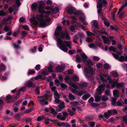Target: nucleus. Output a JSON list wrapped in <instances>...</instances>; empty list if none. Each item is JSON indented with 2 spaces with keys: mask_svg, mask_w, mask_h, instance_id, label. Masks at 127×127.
I'll list each match as a JSON object with an SVG mask.
<instances>
[{
  "mask_svg": "<svg viewBox=\"0 0 127 127\" xmlns=\"http://www.w3.org/2000/svg\"><path fill=\"white\" fill-rule=\"evenodd\" d=\"M54 35L56 38L57 39V41L59 38H65L68 40H70V37L69 35L67 32H62V28L61 26H58L54 33Z\"/></svg>",
  "mask_w": 127,
  "mask_h": 127,
  "instance_id": "1",
  "label": "nucleus"
},
{
  "mask_svg": "<svg viewBox=\"0 0 127 127\" xmlns=\"http://www.w3.org/2000/svg\"><path fill=\"white\" fill-rule=\"evenodd\" d=\"M58 44L59 45V47L60 49L64 52L67 51L68 49L67 47L70 49H71V47L70 46L71 44L70 42L65 40L63 42V43L62 39L61 38H58Z\"/></svg>",
  "mask_w": 127,
  "mask_h": 127,
  "instance_id": "2",
  "label": "nucleus"
},
{
  "mask_svg": "<svg viewBox=\"0 0 127 127\" xmlns=\"http://www.w3.org/2000/svg\"><path fill=\"white\" fill-rule=\"evenodd\" d=\"M44 14H41L39 16V18L38 19V20L39 22V26L41 27H44L48 25L47 23L50 20V18H48L45 19H43L44 17Z\"/></svg>",
  "mask_w": 127,
  "mask_h": 127,
  "instance_id": "3",
  "label": "nucleus"
},
{
  "mask_svg": "<svg viewBox=\"0 0 127 127\" xmlns=\"http://www.w3.org/2000/svg\"><path fill=\"white\" fill-rule=\"evenodd\" d=\"M101 80L104 83H106L107 81H109V84H111V86L112 88H114L116 86L118 82L117 81H113L109 76L107 78V79H105L102 77H101Z\"/></svg>",
  "mask_w": 127,
  "mask_h": 127,
  "instance_id": "4",
  "label": "nucleus"
},
{
  "mask_svg": "<svg viewBox=\"0 0 127 127\" xmlns=\"http://www.w3.org/2000/svg\"><path fill=\"white\" fill-rule=\"evenodd\" d=\"M84 63L88 66V67L85 68L84 71H94L93 68L91 66V65H93V64L91 60H87Z\"/></svg>",
  "mask_w": 127,
  "mask_h": 127,
  "instance_id": "5",
  "label": "nucleus"
},
{
  "mask_svg": "<svg viewBox=\"0 0 127 127\" xmlns=\"http://www.w3.org/2000/svg\"><path fill=\"white\" fill-rule=\"evenodd\" d=\"M111 53L112 54L114 57L116 59L118 60L119 61L121 62L124 61L125 56H121L119 57L118 55L113 53L112 52H111Z\"/></svg>",
  "mask_w": 127,
  "mask_h": 127,
  "instance_id": "6",
  "label": "nucleus"
},
{
  "mask_svg": "<svg viewBox=\"0 0 127 127\" xmlns=\"http://www.w3.org/2000/svg\"><path fill=\"white\" fill-rule=\"evenodd\" d=\"M45 5L44 3L42 1L39 3V6L38 11L39 13L43 14L44 6Z\"/></svg>",
  "mask_w": 127,
  "mask_h": 127,
  "instance_id": "7",
  "label": "nucleus"
},
{
  "mask_svg": "<svg viewBox=\"0 0 127 127\" xmlns=\"http://www.w3.org/2000/svg\"><path fill=\"white\" fill-rule=\"evenodd\" d=\"M56 124L60 127H71L70 125L66 122H57L56 121Z\"/></svg>",
  "mask_w": 127,
  "mask_h": 127,
  "instance_id": "8",
  "label": "nucleus"
},
{
  "mask_svg": "<svg viewBox=\"0 0 127 127\" xmlns=\"http://www.w3.org/2000/svg\"><path fill=\"white\" fill-rule=\"evenodd\" d=\"M65 67V66L64 64L59 65L56 67V71H63L64 70Z\"/></svg>",
  "mask_w": 127,
  "mask_h": 127,
  "instance_id": "9",
  "label": "nucleus"
},
{
  "mask_svg": "<svg viewBox=\"0 0 127 127\" xmlns=\"http://www.w3.org/2000/svg\"><path fill=\"white\" fill-rule=\"evenodd\" d=\"M16 96V95L12 96H11L10 95H7L6 97V100L7 101V103H9L11 102H14L16 100L13 101V100L14 99V96Z\"/></svg>",
  "mask_w": 127,
  "mask_h": 127,
  "instance_id": "10",
  "label": "nucleus"
},
{
  "mask_svg": "<svg viewBox=\"0 0 127 127\" xmlns=\"http://www.w3.org/2000/svg\"><path fill=\"white\" fill-rule=\"evenodd\" d=\"M25 89L24 88H20V89L18 90L17 93L16 94V96H14L13 101L16 100L18 98L20 95V92L21 91L24 92L25 91Z\"/></svg>",
  "mask_w": 127,
  "mask_h": 127,
  "instance_id": "11",
  "label": "nucleus"
},
{
  "mask_svg": "<svg viewBox=\"0 0 127 127\" xmlns=\"http://www.w3.org/2000/svg\"><path fill=\"white\" fill-rule=\"evenodd\" d=\"M65 9L69 14L71 15L72 14H74V10L75 9L74 7H72L69 6L67 7Z\"/></svg>",
  "mask_w": 127,
  "mask_h": 127,
  "instance_id": "12",
  "label": "nucleus"
},
{
  "mask_svg": "<svg viewBox=\"0 0 127 127\" xmlns=\"http://www.w3.org/2000/svg\"><path fill=\"white\" fill-rule=\"evenodd\" d=\"M104 85L101 84L98 87L97 90V92L99 95H101L102 92L104 90Z\"/></svg>",
  "mask_w": 127,
  "mask_h": 127,
  "instance_id": "13",
  "label": "nucleus"
},
{
  "mask_svg": "<svg viewBox=\"0 0 127 127\" xmlns=\"http://www.w3.org/2000/svg\"><path fill=\"white\" fill-rule=\"evenodd\" d=\"M58 108L56 109V111L58 112H60L65 107L64 103V102L58 105Z\"/></svg>",
  "mask_w": 127,
  "mask_h": 127,
  "instance_id": "14",
  "label": "nucleus"
},
{
  "mask_svg": "<svg viewBox=\"0 0 127 127\" xmlns=\"http://www.w3.org/2000/svg\"><path fill=\"white\" fill-rule=\"evenodd\" d=\"M56 120H51L50 119L47 118L45 119L44 123L46 125H47L50 123V121L53 122L54 124H56Z\"/></svg>",
  "mask_w": 127,
  "mask_h": 127,
  "instance_id": "15",
  "label": "nucleus"
},
{
  "mask_svg": "<svg viewBox=\"0 0 127 127\" xmlns=\"http://www.w3.org/2000/svg\"><path fill=\"white\" fill-rule=\"evenodd\" d=\"M80 54L82 58V61L84 63L88 60V57L84 52Z\"/></svg>",
  "mask_w": 127,
  "mask_h": 127,
  "instance_id": "16",
  "label": "nucleus"
},
{
  "mask_svg": "<svg viewBox=\"0 0 127 127\" xmlns=\"http://www.w3.org/2000/svg\"><path fill=\"white\" fill-rule=\"evenodd\" d=\"M27 85L29 88L31 87L34 88L35 86V84L31 81H29L27 83Z\"/></svg>",
  "mask_w": 127,
  "mask_h": 127,
  "instance_id": "17",
  "label": "nucleus"
},
{
  "mask_svg": "<svg viewBox=\"0 0 127 127\" xmlns=\"http://www.w3.org/2000/svg\"><path fill=\"white\" fill-rule=\"evenodd\" d=\"M85 73H84L85 75L87 78H89L91 77L93 75L95 74V72H85Z\"/></svg>",
  "mask_w": 127,
  "mask_h": 127,
  "instance_id": "18",
  "label": "nucleus"
},
{
  "mask_svg": "<svg viewBox=\"0 0 127 127\" xmlns=\"http://www.w3.org/2000/svg\"><path fill=\"white\" fill-rule=\"evenodd\" d=\"M108 113L110 115H115L117 114L118 112L116 109H111L108 111Z\"/></svg>",
  "mask_w": 127,
  "mask_h": 127,
  "instance_id": "19",
  "label": "nucleus"
},
{
  "mask_svg": "<svg viewBox=\"0 0 127 127\" xmlns=\"http://www.w3.org/2000/svg\"><path fill=\"white\" fill-rule=\"evenodd\" d=\"M127 6V0L126 1V2L125 3L123 4L121 7L120 9L118 12L117 13V14H119L121 11L123 9Z\"/></svg>",
  "mask_w": 127,
  "mask_h": 127,
  "instance_id": "20",
  "label": "nucleus"
},
{
  "mask_svg": "<svg viewBox=\"0 0 127 127\" xmlns=\"http://www.w3.org/2000/svg\"><path fill=\"white\" fill-rule=\"evenodd\" d=\"M53 65L51 64H49L47 68V70L48 71L43 70L42 71H54L53 70Z\"/></svg>",
  "mask_w": 127,
  "mask_h": 127,
  "instance_id": "21",
  "label": "nucleus"
},
{
  "mask_svg": "<svg viewBox=\"0 0 127 127\" xmlns=\"http://www.w3.org/2000/svg\"><path fill=\"white\" fill-rule=\"evenodd\" d=\"M35 17H33V19L32 18H31L30 19V21L31 22H32L34 25H37L38 22V21L35 20Z\"/></svg>",
  "mask_w": 127,
  "mask_h": 127,
  "instance_id": "22",
  "label": "nucleus"
},
{
  "mask_svg": "<svg viewBox=\"0 0 127 127\" xmlns=\"http://www.w3.org/2000/svg\"><path fill=\"white\" fill-rule=\"evenodd\" d=\"M34 79L36 80H37L38 79H41L42 80H43L44 79H46V77L45 76H44L43 77L41 75L39 74L38 75V76L35 77Z\"/></svg>",
  "mask_w": 127,
  "mask_h": 127,
  "instance_id": "23",
  "label": "nucleus"
},
{
  "mask_svg": "<svg viewBox=\"0 0 127 127\" xmlns=\"http://www.w3.org/2000/svg\"><path fill=\"white\" fill-rule=\"evenodd\" d=\"M113 95L115 97L119 96V92L117 90H115L113 91Z\"/></svg>",
  "mask_w": 127,
  "mask_h": 127,
  "instance_id": "24",
  "label": "nucleus"
},
{
  "mask_svg": "<svg viewBox=\"0 0 127 127\" xmlns=\"http://www.w3.org/2000/svg\"><path fill=\"white\" fill-rule=\"evenodd\" d=\"M22 113L16 114L14 116V118L16 120L20 121L21 120L20 119V116L21 115H22Z\"/></svg>",
  "mask_w": 127,
  "mask_h": 127,
  "instance_id": "25",
  "label": "nucleus"
},
{
  "mask_svg": "<svg viewBox=\"0 0 127 127\" xmlns=\"http://www.w3.org/2000/svg\"><path fill=\"white\" fill-rule=\"evenodd\" d=\"M82 11L81 10L75 11L74 12V14L77 16L82 15Z\"/></svg>",
  "mask_w": 127,
  "mask_h": 127,
  "instance_id": "26",
  "label": "nucleus"
},
{
  "mask_svg": "<svg viewBox=\"0 0 127 127\" xmlns=\"http://www.w3.org/2000/svg\"><path fill=\"white\" fill-rule=\"evenodd\" d=\"M91 96V95L87 94L86 95H84L82 97V99L84 100H86L88 98H89Z\"/></svg>",
  "mask_w": 127,
  "mask_h": 127,
  "instance_id": "27",
  "label": "nucleus"
},
{
  "mask_svg": "<svg viewBox=\"0 0 127 127\" xmlns=\"http://www.w3.org/2000/svg\"><path fill=\"white\" fill-rule=\"evenodd\" d=\"M34 109V108L33 107H31L30 109H26L24 112V113L25 114H27L29 113H30Z\"/></svg>",
  "mask_w": 127,
  "mask_h": 127,
  "instance_id": "28",
  "label": "nucleus"
},
{
  "mask_svg": "<svg viewBox=\"0 0 127 127\" xmlns=\"http://www.w3.org/2000/svg\"><path fill=\"white\" fill-rule=\"evenodd\" d=\"M46 118V117L44 115L39 116L37 118V121H40Z\"/></svg>",
  "mask_w": 127,
  "mask_h": 127,
  "instance_id": "29",
  "label": "nucleus"
},
{
  "mask_svg": "<svg viewBox=\"0 0 127 127\" xmlns=\"http://www.w3.org/2000/svg\"><path fill=\"white\" fill-rule=\"evenodd\" d=\"M104 68L105 70H107L111 68L110 65L107 63H106L104 65Z\"/></svg>",
  "mask_w": 127,
  "mask_h": 127,
  "instance_id": "30",
  "label": "nucleus"
},
{
  "mask_svg": "<svg viewBox=\"0 0 127 127\" xmlns=\"http://www.w3.org/2000/svg\"><path fill=\"white\" fill-rule=\"evenodd\" d=\"M70 104L74 106H77L79 105V102L76 101H73L70 102Z\"/></svg>",
  "mask_w": 127,
  "mask_h": 127,
  "instance_id": "31",
  "label": "nucleus"
},
{
  "mask_svg": "<svg viewBox=\"0 0 127 127\" xmlns=\"http://www.w3.org/2000/svg\"><path fill=\"white\" fill-rule=\"evenodd\" d=\"M45 99H43L41 100H40V102L41 104L42 105H43L44 104L47 105L48 104V102L47 101H45Z\"/></svg>",
  "mask_w": 127,
  "mask_h": 127,
  "instance_id": "32",
  "label": "nucleus"
},
{
  "mask_svg": "<svg viewBox=\"0 0 127 127\" xmlns=\"http://www.w3.org/2000/svg\"><path fill=\"white\" fill-rule=\"evenodd\" d=\"M75 58L76 61L79 63H80L81 61V58L78 54L76 55Z\"/></svg>",
  "mask_w": 127,
  "mask_h": 127,
  "instance_id": "33",
  "label": "nucleus"
},
{
  "mask_svg": "<svg viewBox=\"0 0 127 127\" xmlns=\"http://www.w3.org/2000/svg\"><path fill=\"white\" fill-rule=\"evenodd\" d=\"M91 24L92 25H94L95 28H98V24L96 21H93L91 22Z\"/></svg>",
  "mask_w": 127,
  "mask_h": 127,
  "instance_id": "34",
  "label": "nucleus"
},
{
  "mask_svg": "<svg viewBox=\"0 0 127 127\" xmlns=\"http://www.w3.org/2000/svg\"><path fill=\"white\" fill-rule=\"evenodd\" d=\"M54 97L55 98V99L54 100L55 103L57 104H60L61 103V100L59 99L60 98H57L55 96H54Z\"/></svg>",
  "mask_w": 127,
  "mask_h": 127,
  "instance_id": "35",
  "label": "nucleus"
},
{
  "mask_svg": "<svg viewBox=\"0 0 127 127\" xmlns=\"http://www.w3.org/2000/svg\"><path fill=\"white\" fill-rule=\"evenodd\" d=\"M60 86L62 90H64L67 87V86L65 84L62 83L60 84Z\"/></svg>",
  "mask_w": 127,
  "mask_h": 127,
  "instance_id": "36",
  "label": "nucleus"
},
{
  "mask_svg": "<svg viewBox=\"0 0 127 127\" xmlns=\"http://www.w3.org/2000/svg\"><path fill=\"white\" fill-rule=\"evenodd\" d=\"M72 80L74 82H77L79 80V79L78 76L76 75H75L72 77Z\"/></svg>",
  "mask_w": 127,
  "mask_h": 127,
  "instance_id": "37",
  "label": "nucleus"
},
{
  "mask_svg": "<svg viewBox=\"0 0 127 127\" xmlns=\"http://www.w3.org/2000/svg\"><path fill=\"white\" fill-rule=\"evenodd\" d=\"M100 97L98 95H95V101L96 102H98L100 99Z\"/></svg>",
  "mask_w": 127,
  "mask_h": 127,
  "instance_id": "38",
  "label": "nucleus"
},
{
  "mask_svg": "<svg viewBox=\"0 0 127 127\" xmlns=\"http://www.w3.org/2000/svg\"><path fill=\"white\" fill-rule=\"evenodd\" d=\"M68 97L69 99L71 100H72L75 98L74 96L71 93L69 94Z\"/></svg>",
  "mask_w": 127,
  "mask_h": 127,
  "instance_id": "39",
  "label": "nucleus"
},
{
  "mask_svg": "<svg viewBox=\"0 0 127 127\" xmlns=\"http://www.w3.org/2000/svg\"><path fill=\"white\" fill-rule=\"evenodd\" d=\"M7 14V13L4 12L3 10H0V17H4Z\"/></svg>",
  "mask_w": 127,
  "mask_h": 127,
  "instance_id": "40",
  "label": "nucleus"
},
{
  "mask_svg": "<svg viewBox=\"0 0 127 127\" xmlns=\"http://www.w3.org/2000/svg\"><path fill=\"white\" fill-rule=\"evenodd\" d=\"M37 7V5L35 3H34L32 4L31 7L32 10H34L35 9L36 10Z\"/></svg>",
  "mask_w": 127,
  "mask_h": 127,
  "instance_id": "41",
  "label": "nucleus"
},
{
  "mask_svg": "<svg viewBox=\"0 0 127 127\" xmlns=\"http://www.w3.org/2000/svg\"><path fill=\"white\" fill-rule=\"evenodd\" d=\"M116 87L117 88H122L124 87V85L123 83H117Z\"/></svg>",
  "mask_w": 127,
  "mask_h": 127,
  "instance_id": "42",
  "label": "nucleus"
},
{
  "mask_svg": "<svg viewBox=\"0 0 127 127\" xmlns=\"http://www.w3.org/2000/svg\"><path fill=\"white\" fill-rule=\"evenodd\" d=\"M110 114H109L107 111L104 113V116L106 118L108 119L110 117Z\"/></svg>",
  "mask_w": 127,
  "mask_h": 127,
  "instance_id": "43",
  "label": "nucleus"
},
{
  "mask_svg": "<svg viewBox=\"0 0 127 127\" xmlns=\"http://www.w3.org/2000/svg\"><path fill=\"white\" fill-rule=\"evenodd\" d=\"M103 65L102 63H98L96 64V66L97 69H99L100 68L102 67Z\"/></svg>",
  "mask_w": 127,
  "mask_h": 127,
  "instance_id": "44",
  "label": "nucleus"
},
{
  "mask_svg": "<svg viewBox=\"0 0 127 127\" xmlns=\"http://www.w3.org/2000/svg\"><path fill=\"white\" fill-rule=\"evenodd\" d=\"M90 106L93 107H98L99 104L98 103H95L94 102L90 104Z\"/></svg>",
  "mask_w": 127,
  "mask_h": 127,
  "instance_id": "45",
  "label": "nucleus"
},
{
  "mask_svg": "<svg viewBox=\"0 0 127 127\" xmlns=\"http://www.w3.org/2000/svg\"><path fill=\"white\" fill-rule=\"evenodd\" d=\"M13 45L14 48L16 49H21V47L20 46L17 45L15 43L13 44Z\"/></svg>",
  "mask_w": 127,
  "mask_h": 127,
  "instance_id": "46",
  "label": "nucleus"
},
{
  "mask_svg": "<svg viewBox=\"0 0 127 127\" xmlns=\"http://www.w3.org/2000/svg\"><path fill=\"white\" fill-rule=\"evenodd\" d=\"M123 121L127 123V115H126L122 117Z\"/></svg>",
  "mask_w": 127,
  "mask_h": 127,
  "instance_id": "47",
  "label": "nucleus"
},
{
  "mask_svg": "<svg viewBox=\"0 0 127 127\" xmlns=\"http://www.w3.org/2000/svg\"><path fill=\"white\" fill-rule=\"evenodd\" d=\"M45 9L46 10H49L51 11L54 10L53 6L50 7L49 6H47L46 7Z\"/></svg>",
  "mask_w": 127,
  "mask_h": 127,
  "instance_id": "48",
  "label": "nucleus"
},
{
  "mask_svg": "<svg viewBox=\"0 0 127 127\" xmlns=\"http://www.w3.org/2000/svg\"><path fill=\"white\" fill-rule=\"evenodd\" d=\"M36 46H34L33 47V48H32L30 49V52H31L33 53H35L36 52Z\"/></svg>",
  "mask_w": 127,
  "mask_h": 127,
  "instance_id": "49",
  "label": "nucleus"
},
{
  "mask_svg": "<svg viewBox=\"0 0 127 127\" xmlns=\"http://www.w3.org/2000/svg\"><path fill=\"white\" fill-rule=\"evenodd\" d=\"M53 11H52V12L54 13H55L58 12L59 9L57 7H55L54 8H53Z\"/></svg>",
  "mask_w": 127,
  "mask_h": 127,
  "instance_id": "50",
  "label": "nucleus"
},
{
  "mask_svg": "<svg viewBox=\"0 0 127 127\" xmlns=\"http://www.w3.org/2000/svg\"><path fill=\"white\" fill-rule=\"evenodd\" d=\"M54 96H55L57 98H60V95L58 93L57 91H55L54 93Z\"/></svg>",
  "mask_w": 127,
  "mask_h": 127,
  "instance_id": "51",
  "label": "nucleus"
},
{
  "mask_svg": "<svg viewBox=\"0 0 127 127\" xmlns=\"http://www.w3.org/2000/svg\"><path fill=\"white\" fill-rule=\"evenodd\" d=\"M40 65L38 64L36 65L35 67V69L37 71L39 70L40 69Z\"/></svg>",
  "mask_w": 127,
  "mask_h": 127,
  "instance_id": "52",
  "label": "nucleus"
},
{
  "mask_svg": "<svg viewBox=\"0 0 127 127\" xmlns=\"http://www.w3.org/2000/svg\"><path fill=\"white\" fill-rule=\"evenodd\" d=\"M3 101L2 99H0V110L2 109L3 108Z\"/></svg>",
  "mask_w": 127,
  "mask_h": 127,
  "instance_id": "53",
  "label": "nucleus"
},
{
  "mask_svg": "<svg viewBox=\"0 0 127 127\" xmlns=\"http://www.w3.org/2000/svg\"><path fill=\"white\" fill-rule=\"evenodd\" d=\"M108 97L107 96H105V95H103L102 96L101 100L103 101H106L108 99Z\"/></svg>",
  "mask_w": 127,
  "mask_h": 127,
  "instance_id": "54",
  "label": "nucleus"
},
{
  "mask_svg": "<svg viewBox=\"0 0 127 127\" xmlns=\"http://www.w3.org/2000/svg\"><path fill=\"white\" fill-rule=\"evenodd\" d=\"M110 40L109 38H107L103 41V42L105 44H109L110 42Z\"/></svg>",
  "mask_w": 127,
  "mask_h": 127,
  "instance_id": "55",
  "label": "nucleus"
},
{
  "mask_svg": "<svg viewBox=\"0 0 127 127\" xmlns=\"http://www.w3.org/2000/svg\"><path fill=\"white\" fill-rule=\"evenodd\" d=\"M97 8L102 9L103 7L102 4L101 3H99L97 5Z\"/></svg>",
  "mask_w": 127,
  "mask_h": 127,
  "instance_id": "56",
  "label": "nucleus"
},
{
  "mask_svg": "<svg viewBox=\"0 0 127 127\" xmlns=\"http://www.w3.org/2000/svg\"><path fill=\"white\" fill-rule=\"evenodd\" d=\"M110 29L112 30H115L116 31H117L118 29V28L117 26L114 27L113 26H110Z\"/></svg>",
  "mask_w": 127,
  "mask_h": 127,
  "instance_id": "57",
  "label": "nucleus"
},
{
  "mask_svg": "<svg viewBox=\"0 0 127 127\" xmlns=\"http://www.w3.org/2000/svg\"><path fill=\"white\" fill-rule=\"evenodd\" d=\"M42 47H43V45L42 44H40L38 48V50L39 52H41L43 50V49Z\"/></svg>",
  "mask_w": 127,
  "mask_h": 127,
  "instance_id": "58",
  "label": "nucleus"
},
{
  "mask_svg": "<svg viewBox=\"0 0 127 127\" xmlns=\"http://www.w3.org/2000/svg\"><path fill=\"white\" fill-rule=\"evenodd\" d=\"M86 41L88 43H90L92 41V39L91 38L88 37L86 38Z\"/></svg>",
  "mask_w": 127,
  "mask_h": 127,
  "instance_id": "59",
  "label": "nucleus"
},
{
  "mask_svg": "<svg viewBox=\"0 0 127 127\" xmlns=\"http://www.w3.org/2000/svg\"><path fill=\"white\" fill-rule=\"evenodd\" d=\"M22 101V99L21 100H19L15 102L14 105H16L17 106H18L19 105L20 103Z\"/></svg>",
  "mask_w": 127,
  "mask_h": 127,
  "instance_id": "60",
  "label": "nucleus"
},
{
  "mask_svg": "<svg viewBox=\"0 0 127 127\" xmlns=\"http://www.w3.org/2000/svg\"><path fill=\"white\" fill-rule=\"evenodd\" d=\"M5 68V66L2 64H0V68L2 71L4 70Z\"/></svg>",
  "mask_w": 127,
  "mask_h": 127,
  "instance_id": "61",
  "label": "nucleus"
},
{
  "mask_svg": "<svg viewBox=\"0 0 127 127\" xmlns=\"http://www.w3.org/2000/svg\"><path fill=\"white\" fill-rule=\"evenodd\" d=\"M68 112L70 114V115L71 116H73L75 113V112L73 111L70 110H68Z\"/></svg>",
  "mask_w": 127,
  "mask_h": 127,
  "instance_id": "62",
  "label": "nucleus"
},
{
  "mask_svg": "<svg viewBox=\"0 0 127 127\" xmlns=\"http://www.w3.org/2000/svg\"><path fill=\"white\" fill-rule=\"evenodd\" d=\"M70 79H71V78L69 75L66 76L64 79V80L66 81H68Z\"/></svg>",
  "mask_w": 127,
  "mask_h": 127,
  "instance_id": "63",
  "label": "nucleus"
},
{
  "mask_svg": "<svg viewBox=\"0 0 127 127\" xmlns=\"http://www.w3.org/2000/svg\"><path fill=\"white\" fill-rule=\"evenodd\" d=\"M49 109L51 111V113L52 114H55L56 113V112L55 110L53 108L50 107L49 108Z\"/></svg>",
  "mask_w": 127,
  "mask_h": 127,
  "instance_id": "64",
  "label": "nucleus"
}]
</instances>
